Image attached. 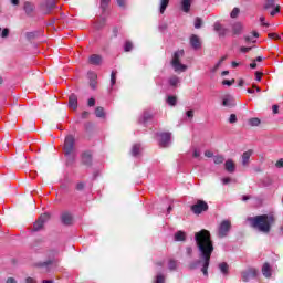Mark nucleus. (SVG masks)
Masks as SVG:
<instances>
[{
    "instance_id": "1",
    "label": "nucleus",
    "mask_w": 283,
    "mask_h": 283,
    "mask_svg": "<svg viewBox=\"0 0 283 283\" xmlns=\"http://www.w3.org/2000/svg\"><path fill=\"white\" fill-rule=\"evenodd\" d=\"M196 247L199 251L198 260L189 263L190 271H196L201 266V273L205 277L209 276V264H211V255L213 253V241L211 240V232L207 229H202L195 233Z\"/></svg>"
},
{
    "instance_id": "2",
    "label": "nucleus",
    "mask_w": 283,
    "mask_h": 283,
    "mask_svg": "<svg viewBox=\"0 0 283 283\" xmlns=\"http://www.w3.org/2000/svg\"><path fill=\"white\" fill-rule=\"evenodd\" d=\"M247 222H249L252 229H255L260 233H271V227L275 224V216L273 213H268L248 217Z\"/></svg>"
},
{
    "instance_id": "3",
    "label": "nucleus",
    "mask_w": 283,
    "mask_h": 283,
    "mask_svg": "<svg viewBox=\"0 0 283 283\" xmlns=\"http://www.w3.org/2000/svg\"><path fill=\"white\" fill-rule=\"evenodd\" d=\"M76 147V137L69 134L64 138L63 151L66 158V167H72L76 163V154H74Z\"/></svg>"
},
{
    "instance_id": "4",
    "label": "nucleus",
    "mask_w": 283,
    "mask_h": 283,
    "mask_svg": "<svg viewBox=\"0 0 283 283\" xmlns=\"http://www.w3.org/2000/svg\"><path fill=\"white\" fill-rule=\"evenodd\" d=\"M185 55V50L176 51L174 53L172 60H171V66L174 67L175 72H186L187 65L180 63V56Z\"/></svg>"
},
{
    "instance_id": "5",
    "label": "nucleus",
    "mask_w": 283,
    "mask_h": 283,
    "mask_svg": "<svg viewBox=\"0 0 283 283\" xmlns=\"http://www.w3.org/2000/svg\"><path fill=\"white\" fill-rule=\"evenodd\" d=\"M56 255H59V251L51 250L48 254V260L36 263V266H39L40 269H49L50 266H52V264H56V262H59Z\"/></svg>"
},
{
    "instance_id": "6",
    "label": "nucleus",
    "mask_w": 283,
    "mask_h": 283,
    "mask_svg": "<svg viewBox=\"0 0 283 283\" xmlns=\"http://www.w3.org/2000/svg\"><path fill=\"white\" fill-rule=\"evenodd\" d=\"M54 8H56V0H43V2L39 6V10L44 17L52 14Z\"/></svg>"
},
{
    "instance_id": "7",
    "label": "nucleus",
    "mask_w": 283,
    "mask_h": 283,
    "mask_svg": "<svg viewBox=\"0 0 283 283\" xmlns=\"http://www.w3.org/2000/svg\"><path fill=\"white\" fill-rule=\"evenodd\" d=\"M230 232H231V221L229 220L221 221L217 230L218 238L220 239L227 238V235H229Z\"/></svg>"
},
{
    "instance_id": "8",
    "label": "nucleus",
    "mask_w": 283,
    "mask_h": 283,
    "mask_svg": "<svg viewBox=\"0 0 283 283\" xmlns=\"http://www.w3.org/2000/svg\"><path fill=\"white\" fill-rule=\"evenodd\" d=\"M60 222L63 227H72L74 224V213L70 210H64L60 214Z\"/></svg>"
},
{
    "instance_id": "9",
    "label": "nucleus",
    "mask_w": 283,
    "mask_h": 283,
    "mask_svg": "<svg viewBox=\"0 0 283 283\" xmlns=\"http://www.w3.org/2000/svg\"><path fill=\"white\" fill-rule=\"evenodd\" d=\"M159 147L167 148L171 145V133H156Z\"/></svg>"
},
{
    "instance_id": "10",
    "label": "nucleus",
    "mask_w": 283,
    "mask_h": 283,
    "mask_svg": "<svg viewBox=\"0 0 283 283\" xmlns=\"http://www.w3.org/2000/svg\"><path fill=\"white\" fill-rule=\"evenodd\" d=\"M258 277V270L254 268H248L241 272L242 282H249L250 280H255Z\"/></svg>"
},
{
    "instance_id": "11",
    "label": "nucleus",
    "mask_w": 283,
    "mask_h": 283,
    "mask_svg": "<svg viewBox=\"0 0 283 283\" xmlns=\"http://www.w3.org/2000/svg\"><path fill=\"white\" fill-rule=\"evenodd\" d=\"M81 160L82 165L85 167H92L94 163V155L92 153V149H87L81 154Z\"/></svg>"
},
{
    "instance_id": "12",
    "label": "nucleus",
    "mask_w": 283,
    "mask_h": 283,
    "mask_svg": "<svg viewBox=\"0 0 283 283\" xmlns=\"http://www.w3.org/2000/svg\"><path fill=\"white\" fill-rule=\"evenodd\" d=\"M190 209L196 216H200L203 211H209V205L203 200H199L196 205H192Z\"/></svg>"
},
{
    "instance_id": "13",
    "label": "nucleus",
    "mask_w": 283,
    "mask_h": 283,
    "mask_svg": "<svg viewBox=\"0 0 283 283\" xmlns=\"http://www.w3.org/2000/svg\"><path fill=\"white\" fill-rule=\"evenodd\" d=\"M50 220V212H44L39 217V219L33 223V231H41V228Z\"/></svg>"
},
{
    "instance_id": "14",
    "label": "nucleus",
    "mask_w": 283,
    "mask_h": 283,
    "mask_svg": "<svg viewBox=\"0 0 283 283\" xmlns=\"http://www.w3.org/2000/svg\"><path fill=\"white\" fill-rule=\"evenodd\" d=\"M84 138L86 140H92V136H94V123L92 122H84Z\"/></svg>"
},
{
    "instance_id": "15",
    "label": "nucleus",
    "mask_w": 283,
    "mask_h": 283,
    "mask_svg": "<svg viewBox=\"0 0 283 283\" xmlns=\"http://www.w3.org/2000/svg\"><path fill=\"white\" fill-rule=\"evenodd\" d=\"M190 48L195 51L202 49V40L196 34H191L189 39Z\"/></svg>"
},
{
    "instance_id": "16",
    "label": "nucleus",
    "mask_w": 283,
    "mask_h": 283,
    "mask_svg": "<svg viewBox=\"0 0 283 283\" xmlns=\"http://www.w3.org/2000/svg\"><path fill=\"white\" fill-rule=\"evenodd\" d=\"M153 119H154V112L146 109L143 112V114L138 118V123L139 125H147V123H149V120H153Z\"/></svg>"
},
{
    "instance_id": "17",
    "label": "nucleus",
    "mask_w": 283,
    "mask_h": 283,
    "mask_svg": "<svg viewBox=\"0 0 283 283\" xmlns=\"http://www.w3.org/2000/svg\"><path fill=\"white\" fill-rule=\"evenodd\" d=\"M258 187L263 189H271L273 187V179L271 178H261L256 181Z\"/></svg>"
},
{
    "instance_id": "18",
    "label": "nucleus",
    "mask_w": 283,
    "mask_h": 283,
    "mask_svg": "<svg viewBox=\"0 0 283 283\" xmlns=\"http://www.w3.org/2000/svg\"><path fill=\"white\" fill-rule=\"evenodd\" d=\"M231 28L233 36H240V34H242V31L244 30V25H242V22H234L231 24Z\"/></svg>"
},
{
    "instance_id": "19",
    "label": "nucleus",
    "mask_w": 283,
    "mask_h": 283,
    "mask_svg": "<svg viewBox=\"0 0 283 283\" xmlns=\"http://www.w3.org/2000/svg\"><path fill=\"white\" fill-rule=\"evenodd\" d=\"M69 107L74 111L78 109V96L74 93L69 96Z\"/></svg>"
},
{
    "instance_id": "20",
    "label": "nucleus",
    "mask_w": 283,
    "mask_h": 283,
    "mask_svg": "<svg viewBox=\"0 0 283 283\" xmlns=\"http://www.w3.org/2000/svg\"><path fill=\"white\" fill-rule=\"evenodd\" d=\"M88 63H90V65H95V66L102 65L103 56L99 54H92L88 57Z\"/></svg>"
},
{
    "instance_id": "21",
    "label": "nucleus",
    "mask_w": 283,
    "mask_h": 283,
    "mask_svg": "<svg viewBox=\"0 0 283 283\" xmlns=\"http://www.w3.org/2000/svg\"><path fill=\"white\" fill-rule=\"evenodd\" d=\"M191 3H193V0H181L180 2L181 12L189 14V12H191Z\"/></svg>"
},
{
    "instance_id": "22",
    "label": "nucleus",
    "mask_w": 283,
    "mask_h": 283,
    "mask_svg": "<svg viewBox=\"0 0 283 283\" xmlns=\"http://www.w3.org/2000/svg\"><path fill=\"white\" fill-rule=\"evenodd\" d=\"M23 10H24L27 17H32V12H34V10H36V7L32 2L25 1L23 4Z\"/></svg>"
},
{
    "instance_id": "23",
    "label": "nucleus",
    "mask_w": 283,
    "mask_h": 283,
    "mask_svg": "<svg viewBox=\"0 0 283 283\" xmlns=\"http://www.w3.org/2000/svg\"><path fill=\"white\" fill-rule=\"evenodd\" d=\"M213 28H214V32H218L220 38L227 36V33L229 32V29L222 28V24H220V22H216Z\"/></svg>"
},
{
    "instance_id": "24",
    "label": "nucleus",
    "mask_w": 283,
    "mask_h": 283,
    "mask_svg": "<svg viewBox=\"0 0 283 283\" xmlns=\"http://www.w3.org/2000/svg\"><path fill=\"white\" fill-rule=\"evenodd\" d=\"M224 170L228 174H235V163L233 161V159H228L224 163Z\"/></svg>"
},
{
    "instance_id": "25",
    "label": "nucleus",
    "mask_w": 283,
    "mask_h": 283,
    "mask_svg": "<svg viewBox=\"0 0 283 283\" xmlns=\"http://www.w3.org/2000/svg\"><path fill=\"white\" fill-rule=\"evenodd\" d=\"M142 149L143 146L140 145V143L134 144L130 149V155L133 156V158H138L140 156Z\"/></svg>"
},
{
    "instance_id": "26",
    "label": "nucleus",
    "mask_w": 283,
    "mask_h": 283,
    "mask_svg": "<svg viewBox=\"0 0 283 283\" xmlns=\"http://www.w3.org/2000/svg\"><path fill=\"white\" fill-rule=\"evenodd\" d=\"M251 156H253V150H248L242 154V166L247 167L251 160Z\"/></svg>"
},
{
    "instance_id": "27",
    "label": "nucleus",
    "mask_w": 283,
    "mask_h": 283,
    "mask_svg": "<svg viewBox=\"0 0 283 283\" xmlns=\"http://www.w3.org/2000/svg\"><path fill=\"white\" fill-rule=\"evenodd\" d=\"M175 242H185L187 240V233L185 231L179 230L174 234Z\"/></svg>"
},
{
    "instance_id": "28",
    "label": "nucleus",
    "mask_w": 283,
    "mask_h": 283,
    "mask_svg": "<svg viewBox=\"0 0 283 283\" xmlns=\"http://www.w3.org/2000/svg\"><path fill=\"white\" fill-rule=\"evenodd\" d=\"M262 275L264 277H271V275H272L271 264H269L266 262L263 264V266H262Z\"/></svg>"
},
{
    "instance_id": "29",
    "label": "nucleus",
    "mask_w": 283,
    "mask_h": 283,
    "mask_svg": "<svg viewBox=\"0 0 283 283\" xmlns=\"http://www.w3.org/2000/svg\"><path fill=\"white\" fill-rule=\"evenodd\" d=\"M166 103L170 107H176L178 105V97L176 95H167Z\"/></svg>"
},
{
    "instance_id": "30",
    "label": "nucleus",
    "mask_w": 283,
    "mask_h": 283,
    "mask_svg": "<svg viewBox=\"0 0 283 283\" xmlns=\"http://www.w3.org/2000/svg\"><path fill=\"white\" fill-rule=\"evenodd\" d=\"M220 272L222 273V275H229V264H227V262H222L218 265Z\"/></svg>"
},
{
    "instance_id": "31",
    "label": "nucleus",
    "mask_w": 283,
    "mask_h": 283,
    "mask_svg": "<svg viewBox=\"0 0 283 283\" xmlns=\"http://www.w3.org/2000/svg\"><path fill=\"white\" fill-rule=\"evenodd\" d=\"M169 7V0H160L159 3V13L165 14V10Z\"/></svg>"
},
{
    "instance_id": "32",
    "label": "nucleus",
    "mask_w": 283,
    "mask_h": 283,
    "mask_svg": "<svg viewBox=\"0 0 283 283\" xmlns=\"http://www.w3.org/2000/svg\"><path fill=\"white\" fill-rule=\"evenodd\" d=\"M228 59L227 55H223L217 63L216 65L211 69L212 73L218 72V70L220 69V65H222V63H224V60Z\"/></svg>"
},
{
    "instance_id": "33",
    "label": "nucleus",
    "mask_w": 283,
    "mask_h": 283,
    "mask_svg": "<svg viewBox=\"0 0 283 283\" xmlns=\"http://www.w3.org/2000/svg\"><path fill=\"white\" fill-rule=\"evenodd\" d=\"M95 116L96 118H105V108L97 106L95 108Z\"/></svg>"
},
{
    "instance_id": "34",
    "label": "nucleus",
    "mask_w": 283,
    "mask_h": 283,
    "mask_svg": "<svg viewBox=\"0 0 283 283\" xmlns=\"http://www.w3.org/2000/svg\"><path fill=\"white\" fill-rule=\"evenodd\" d=\"M39 36V31H31L25 33L27 41H34Z\"/></svg>"
},
{
    "instance_id": "35",
    "label": "nucleus",
    "mask_w": 283,
    "mask_h": 283,
    "mask_svg": "<svg viewBox=\"0 0 283 283\" xmlns=\"http://www.w3.org/2000/svg\"><path fill=\"white\" fill-rule=\"evenodd\" d=\"M232 98H231V95H228L226 96L223 99H222V105L223 107H233V103H231Z\"/></svg>"
},
{
    "instance_id": "36",
    "label": "nucleus",
    "mask_w": 283,
    "mask_h": 283,
    "mask_svg": "<svg viewBox=\"0 0 283 283\" xmlns=\"http://www.w3.org/2000/svg\"><path fill=\"white\" fill-rule=\"evenodd\" d=\"M168 269L169 271H176V269H178V261L175 259H170L168 261Z\"/></svg>"
},
{
    "instance_id": "37",
    "label": "nucleus",
    "mask_w": 283,
    "mask_h": 283,
    "mask_svg": "<svg viewBox=\"0 0 283 283\" xmlns=\"http://www.w3.org/2000/svg\"><path fill=\"white\" fill-rule=\"evenodd\" d=\"M248 123H249L250 127H258V126H260V123H262V120H260V118H258V117H252L249 119Z\"/></svg>"
},
{
    "instance_id": "38",
    "label": "nucleus",
    "mask_w": 283,
    "mask_h": 283,
    "mask_svg": "<svg viewBox=\"0 0 283 283\" xmlns=\"http://www.w3.org/2000/svg\"><path fill=\"white\" fill-rule=\"evenodd\" d=\"M169 86L170 87H176L178 83H180V77L178 76H172L168 80Z\"/></svg>"
},
{
    "instance_id": "39",
    "label": "nucleus",
    "mask_w": 283,
    "mask_h": 283,
    "mask_svg": "<svg viewBox=\"0 0 283 283\" xmlns=\"http://www.w3.org/2000/svg\"><path fill=\"white\" fill-rule=\"evenodd\" d=\"M132 50H134V43H132V41L127 40L124 43V52H132Z\"/></svg>"
},
{
    "instance_id": "40",
    "label": "nucleus",
    "mask_w": 283,
    "mask_h": 283,
    "mask_svg": "<svg viewBox=\"0 0 283 283\" xmlns=\"http://www.w3.org/2000/svg\"><path fill=\"white\" fill-rule=\"evenodd\" d=\"M271 8H275V1L266 0L263 6V10H271Z\"/></svg>"
},
{
    "instance_id": "41",
    "label": "nucleus",
    "mask_w": 283,
    "mask_h": 283,
    "mask_svg": "<svg viewBox=\"0 0 283 283\" xmlns=\"http://www.w3.org/2000/svg\"><path fill=\"white\" fill-rule=\"evenodd\" d=\"M213 163L214 165H222V163H224V157L222 155H216L213 156Z\"/></svg>"
},
{
    "instance_id": "42",
    "label": "nucleus",
    "mask_w": 283,
    "mask_h": 283,
    "mask_svg": "<svg viewBox=\"0 0 283 283\" xmlns=\"http://www.w3.org/2000/svg\"><path fill=\"white\" fill-rule=\"evenodd\" d=\"M118 74V71H112L111 73V90L116 85V76Z\"/></svg>"
},
{
    "instance_id": "43",
    "label": "nucleus",
    "mask_w": 283,
    "mask_h": 283,
    "mask_svg": "<svg viewBox=\"0 0 283 283\" xmlns=\"http://www.w3.org/2000/svg\"><path fill=\"white\" fill-rule=\"evenodd\" d=\"M221 185H223V186L235 185V179H233V178H222L221 179Z\"/></svg>"
},
{
    "instance_id": "44",
    "label": "nucleus",
    "mask_w": 283,
    "mask_h": 283,
    "mask_svg": "<svg viewBox=\"0 0 283 283\" xmlns=\"http://www.w3.org/2000/svg\"><path fill=\"white\" fill-rule=\"evenodd\" d=\"M240 14V8L234 7L233 10L230 13L231 19H238V15Z\"/></svg>"
},
{
    "instance_id": "45",
    "label": "nucleus",
    "mask_w": 283,
    "mask_h": 283,
    "mask_svg": "<svg viewBox=\"0 0 283 283\" xmlns=\"http://www.w3.org/2000/svg\"><path fill=\"white\" fill-rule=\"evenodd\" d=\"M155 283H165V276L163 273H158L156 276H155Z\"/></svg>"
},
{
    "instance_id": "46",
    "label": "nucleus",
    "mask_w": 283,
    "mask_h": 283,
    "mask_svg": "<svg viewBox=\"0 0 283 283\" xmlns=\"http://www.w3.org/2000/svg\"><path fill=\"white\" fill-rule=\"evenodd\" d=\"M1 39H8V36H10V29L4 28L3 30H1Z\"/></svg>"
},
{
    "instance_id": "47",
    "label": "nucleus",
    "mask_w": 283,
    "mask_h": 283,
    "mask_svg": "<svg viewBox=\"0 0 283 283\" xmlns=\"http://www.w3.org/2000/svg\"><path fill=\"white\" fill-rule=\"evenodd\" d=\"M276 14H280V4L273 7L272 11L270 12V17H275Z\"/></svg>"
},
{
    "instance_id": "48",
    "label": "nucleus",
    "mask_w": 283,
    "mask_h": 283,
    "mask_svg": "<svg viewBox=\"0 0 283 283\" xmlns=\"http://www.w3.org/2000/svg\"><path fill=\"white\" fill-rule=\"evenodd\" d=\"M195 28H196V30H200V28H202V20H201V18H196L195 19Z\"/></svg>"
},
{
    "instance_id": "49",
    "label": "nucleus",
    "mask_w": 283,
    "mask_h": 283,
    "mask_svg": "<svg viewBox=\"0 0 283 283\" xmlns=\"http://www.w3.org/2000/svg\"><path fill=\"white\" fill-rule=\"evenodd\" d=\"M233 84H235V78L222 81V85H226L227 87H231Z\"/></svg>"
},
{
    "instance_id": "50",
    "label": "nucleus",
    "mask_w": 283,
    "mask_h": 283,
    "mask_svg": "<svg viewBox=\"0 0 283 283\" xmlns=\"http://www.w3.org/2000/svg\"><path fill=\"white\" fill-rule=\"evenodd\" d=\"M109 1L111 0H101V9L103 11H106L107 10V6H109Z\"/></svg>"
},
{
    "instance_id": "51",
    "label": "nucleus",
    "mask_w": 283,
    "mask_h": 283,
    "mask_svg": "<svg viewBox=\"0 0 283 283\" xmlns=\"http://www.w3.org/2000/svg\"><path fill=\"white\" fill-rule=\"evenodd\" d=\"M253 50V46H241L240 52L242 54H248V52H251Z\"/></svg>"
},
{
    "instance_id": "52",
    "label": "nucleus",
    "mask_w": 283,
    "mask_h": 283,
    "mask_svg": "<svg viewBox=\"0 0 283 283\" xmlns=\"http://www.w3.org/2000/svg\"><path fill=\"white\" fill-rule=\"evenodd\" d=\"M268 36L269 39H273L274 41H280V39H282V36H280V34L277 33H269Z\"/></svg>"
},
{
    "instance_id": "53",
    "label": "nucleus",
    "mask_w": 283,
    "mask_h": 283,
    "mask_svg": "<svg viewBox=\"0 0 283 283\" xmlns=\"http://www.w3.org/2000/svg\"><path fill=\"white\" fill-rule=\"evenodd\" d=\"M116 3L119 8H127V0H116Z\"/></svg>"
},
{
    "instance_id": "54",
    "label": "nucleus",
    "mask_w": 283,
    "mask_h": 283,
    "mask_svg": "<svg viewBox=\"0 0 283 283\" xmlns=\"http://www.w3.org/2000/svg\"><path fill=\"white\" fill-rule=\"evenodd\" d=\"M87 76H88L90 82L96 81V78H98V75H96V73H94V72H88Z\"/></svg>"
},
{
    "instance_id": "55",
    "label": "nucleus",
    "mask_w": 283,
    "mask_h": 283,
    "mask_svg": "<svg viewBox=\"0 0 283 283\" xmlns=\"http://www.w3.org/2000/svg\"><path fill=\"white\" fill-rule=\"evenodd\" d=\"M229 123L233 125L234 123H238V115L231 114L229 117Z\"/></svg>"
},
{
    "instance_id": "56",
    "label": "nucleus",
    "mask_w": 283,
    "mask_h": 283,
    "mask_svg": "<svg viewBox=\"0 0 283 283\" xmlns=\"http://www.w3.org/2000/svg\"><path fill=\"white\" fill-rule=\"evenodd\" d=\"M186 118L193 120V109L186 111Z\"/></svg>"
},
{
    "instance_id": "57",
    "label": "nucleus",
    "mask_w": 283,
    "mask_h": 283,
    "mask_svg": "<svg viewBox=\"0 0 283 283\" xmlns=\"http://www.w3.org/2000/svg\"><path fill=\"white\" fill-rule=\"evenodd\" d=\"M186 255H188V258H191L193 255V248L187 247L186 248Z\"/></svg>"
},
{
    "instance_id": "58",
    "label": "nucleus",
    "mask_w": 283,
    "mask_h": 283,
    "mask_svg": "<svg viewBox=\"0 0 283 283\" xmlns=\"http://www.w3.org/2000/svg\"><path fill=\"white\" fill-rule=\"evenodd\" d=\"M87 105L88 107H94L96 105V99L94 97L88 98Z\"/></svg>"
},
{
    "instance_id": "59",
    "label": "nucleus",
    "mask_w": 283,
    "mask_h": 283,
    "mask_svg": "<svg viewBox=\"0 0 283 283\" xmlns=\"http://www.w3.org/2000/svg\"><path fill=\"white\" fill-rule=\"evenodd\" d=\"M90 112H87V111H84V112H82V114H81V118L83 119V120H87V118H90Z\"/></svg>"
},
{
    "instance_id": "60",
    "label": "nucleus",
    "mask_w": 283,
    "mask_h": 283,
    "mask_svg": "<svg viewBox=\"0 0 283 283\" xmlns=\"http://www.w3.org/2000/svg\"><path fill=\"white\" fill-rule=\"evenodd\" d=\"M275 167H276V169H283V158H280V159L275 163Z\"/></svg>"
},
{
    "instance_id": "61",
    "label": "nucleus",
    "mask_w": 283,
    "mask_h": 283,
    "mask_svg": "<svg viewBox=\"0 0 283 283\" xmlns=\"http://www.w3.org/2000/svg\"><path fill=\"white\" fill-rule=\"evenodd\" d=\"M254 75H255V81H258V83H260V81H262V72L256 71V72L254 73Z\"/></svg>"
},
{
    "instance_id": "62",
    "label": "nucleus",
    "mask_w": 283,
    "mask_h": 283,
    "mask_svg": "<svg viewBox=\"0 0 283 283\" xmlns=\"http://www.w3.org/2000/svg\"><path fill=\"white\" fill-rule=\"evenodd\" d=\"M83 189H85V182H78V184L76 185V190H77V191H83Z\"/></svg>"
},
{
    "instance_id": "63",
    "label": "nucleus",
    "mask_w": 283,
    "mask_h": 283,
    "mask_svg": "<svg viewBox=\"0 0 283 283\" xmlns=\"http://www.w3.org/2000/svg\"><path fill=\"white\" fill-rule=\"evenodd\" d=\"M96 83H97L96 80H93L90 82L91 90H93V91L96 90Z\"/></svg>"
},
{
    "instance_id": "64",
    "label": "nucleus",
    "mask_w": 283,
    "mask_h": 283,
    "mask_svg": "<svg viewBox=\"0 0 283 283\" xmlns=\"http://www.w3.org/2000/svg\"><path fill=\"white\" fill-rule=\"evenodd\" d=\"M6 283H17V279L8 277Z\"/></svg>"
}]
</instances>
